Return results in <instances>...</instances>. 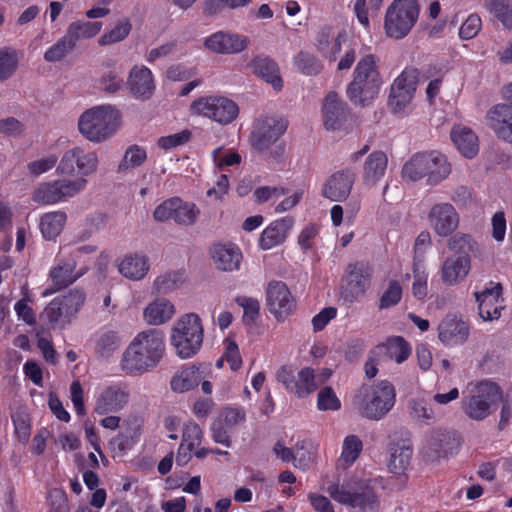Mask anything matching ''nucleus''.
<instances>
[{"mask_svg":"<svg viewBox=\"0 0 512 512\" xmlns=\"http://www.w3.org/2000/svg\"><path fill=\"white\" fill-rule=\"evenodd\" d=\"M163 333L156 329L140 332L123 353L121 367L127 372H146L154 368L163 357Z\"/></svg>","mask_w":512,"mask_h":512,"instance_id":"obj_1","label":"nucleus"},{"mask_svg":"<svg viewBox=\"0 0 512 512\" xmlns=\"http://www.w3.org/2000/svg\"><path fill=\"white\" fill-rule=\"evenodd\" d=\"M395 404V389L386 381L373 385H363L355 393L352 405L363 418L378 421L382 419Z\"/></svg>","mask_w":512,"mask_h":512,"instance_id":"obj_2","label":"nucleus"},{"mask_svg":"<svg viewBox=\"0 0 512 512\" xmlns=\"http://www.w3.org/2000/svg\"><path fill=\"white\" fill-rule=\"evenodd\" d=\"M451 173L447 157L438 151H425L414 154L402 167L403 179L417 182L426 178L428 185H437Z\"/></svg>","mask_w":512,"mask_h":512,"instance_id":"obj_3","label":"nucleus"},{"mask_svg":"<svg viewBox=\"0 0 512 512\" xmlns=\"http://www.w3.org/2000/svg\"><path fill=\"white\" fill-rule=\"evenodd\" d=\"M381 85L382 79L375 56L365 55L356 65L347 95L354 104L365 106L378 95Z\"/></svg>","mask_w":512,"mask_h":512,"instance_id":"obj_4","label":"nucleus"},{"mask_svg":"<svg viewBox=\"0 0 512 512\" xmlns=\"http://www.w3.org/2000/svg\"><path fill=\"white\" fill-rule=\"evenodd\" d=\"M377 486L376 478L363 479L341 487L333 484L327 491L335 501L341 504L358 508L361 512H379L380 502L375 492Z\"/></svg>","mask_w":512,"mask_h":512,"instance_id":"obj_5","label":"nucleus"},{"mask_svg":"<svg viewBox=\"0 0 512 512\" xmlns=\"http://www.w3.org/2000/svg\"><path fill=\"white\" fill-rule=\"evenodd\" d=\"M204 329L200 317L195 313L181 316L173 325L171 344L182 359L193 357L200 350Z\"/></svg>","mask_w":512,"mask_h":512,"instance_id":"obj_6","label":"nucleus"},{"mask_svg":"<svg viewBox=\"0 0 512 512\" xmlns=\"http://www.w3.org/2000/svg\"><path fill=\"white\" fill-rule=\"evenodd\" d=\"M78 128L87 140L101 143L116 131V111L110 105L88 109L80 116Z\"/></svg>","mask_w":512,"mask_h":512,"instance_id":"obj_7","label":"nucleus"},{"mask_svg":"<svg viewBox=\"0 0 512 512\" xmlns=\"http://www.w3.org/2000/svg\"><path fill=\"white\" fill-rule=\"evenodd\" d=\"M501 397L502 393L497 384L482 381L473 386L469 385L467 395L462 399V409L469 418L483 420L492 413Z\"/></svg>","mask_w":512,"mask_h":512,"instance_id":"obj_8","label":"nucleus"},{"mask_svg":"<svg viewBox=\"0 0 512 512\" xmlns=\"http://www.w3.org/2000/svg\"><path fill=\"white\" fill-rule=\"evenodd\" d=\"M418 16L417 0H394L385 15L386 35L394 39L404 38L414 27Z\"/></svg>","mask_w":512,"mask_h":512,"instance_id":"obj_9","label":"nucleus"},{"mask_svg":"<svg viewBox=\"0 0 512 512\" xmlns=\"http://www.w3.org/2000/svg\"><path fill=\"white\" fill-rule=\"evenodd\" d=\"M86 295L80 289L69 290L66 294L54 298L44 309L41 317L52 327L64 328L80 311Z\"/></svg>","mask_w":512,"mask_h":512,"instance_id":"obj_10","label":"nucleus"},{"mask_svg":"<svg viewBox=\"0 0 512 512\" xmlns=\"http://www.w3.org/2000/svg\"><path fill=\"white\" fill-rule=\"evenodd\" d=\"M193 114L206 117L221 125L232 123L239 114V107L233 100L224 96H202L190 105Z\"/></svg>","mask_w":512,"mask_h":512,"instance_id":"obj_11","label":"nucleus"},{"mask_svg":"<svg viewBox=\"0 0 512 512\" xmlns=\"http://www.w3.org/2000/svg\"><path fill=\"white\" fill-rule=\"evenodd\" d=\"M87 181L84 178L75 180L58 179L41 183L33 193V200L39 204H54L73 197L82 191Z\"/></svg>","mask_w":512,"mask_h":512,"instance_id":"obj_12","label":"nucleus"},{"mask_svg":"<svg viewBox=\"0 0 512 512\" xmlns=\"http://www.w3.org/2000/svg\"><path fill=\"white\" fill-rule=\"evenodd\" d=\"M287 126V120L279 116L259 118L250 136L251 146L260 153L267 151L284 134Z\"/></svg>","mask_w":512,"mask_h":512,"instance_id":"obj_13","label":"nucleus"},{"mask_svg":"<svg viewBox=\"0 0 512 512\" xmlns=\"http://www.w3.org/2000/svg\"><path fill=\"white\" fill-rule=\"evenodd\" d=\"M98 163L96 152L86 151L81 147H73L62 155L57 166V172L70 176L78 172L83 176H89L97 171Z\"/></svg>","mask_w":512,"mask_h":512,"instance_id":"obj_14","label":"nucleus"},{"mask_svg":"<svg viewBox=\"0 0 512 512\" xmlns=\"http://www.w3.org/2000/svg\"><path fill=\"white\" fill-rule=\"evenodd\" d=\"M199 214L200 210L194 203L185 202L179 197H173L158 205L153 216L159 222L173 219L179 225L191 226L196 223Z\"/></svg>","mask_w":512,"mask_h":512,"instance_id":"obj_15","label":"nucleus"},{"mask_svg":"<svg viewBox=\"0 0 512 512\" xmlns=\"http://www.w3.org/2000/svg\"><path fill=\"white\" fill-rule=\"evenodd\" d=\"M419 71L406 68L391 86L389 105L394 113H403L409 106L418 83Z\"/></svg>","mask_w":512,"mask_h":512,"instance_id":"obj_16","label":"nucleus"},{"mask_svg":"<svg viewBox=\"0 0 512 512\" xmlns=\"http://www.w3.org/2000/svg\"><path fill=\"white\" fill-rule=\"evenodd\" d=\"M267 306L276 318L288 316L296 306V301L287 285L282 281H271L266 290Z\"/></svg>","mask_w":512,"mask_h":512,"instance_id":"obj_17","label":"nucleus"},{"mask_svg":"<svg viewBox=\"0 0 512 512\" xmlns=\"http://www.w3.org/2000/svg\"><path fill=\"white\" fill-rule=\"evenodd\" d=\"M372 269L365 263H355L348 266L347 282L341 288L342 298L352 303L365 294Z\"/></svg>","mask_w":512,"mask_h":512,"instance_id":"obj_18","label":"nucleus"},{"mask_svg":"<svg viewBox=\"0 0 512 512\" xmlns=\"http://www.w3.org/2000/svg\"><path fill=\"white\" fill-rule=\"evenodd\" d=\"M428 221L433 231L440 237L450 236L459 225V215L450 203H438L431 207Z\"/></svg>","mask_w":512,"mask_h":512,"instance_id":"obj_19","label":"nucleus"},{"mask_svg":"<svg viewBox=\"0 0 512 512\" xmlns=\"http://www.w3.org/2000/svg\"><path fill=\"white\" fill-rule=\"evenodd\" d=\"M438 338L445 346L464 344L469 337V325L456 314H447L438 325Z\"/></svg>","mask_w":512,"mask_h":512,"instance_id":"obj_20","label":"nucleus"},{"mask_svg":"<svg viewBox=\"0 0 512 512\" xmlns=\"http://www.w3.org/2000/svg\"><path fill=\"white\" fill-rule=\"evenodd\" d=\"M355 180L356 175L351 169L337 171L324 183L322 195L330 201H345L351 193Z\"/></svg>","mask_w":512,"mask_h":512,"instance_id":"obj_21","label":"nucleus"},{"mask_svg":"<svg viewBox=\"0 0 512 512\" xmlns=\"http://www.w3.org/2000/svg\"><path fill=\"white\" fill-rule=\"evenodd\" d=\"M459 447V440L450 431H435L427 440L423 454L430 461H437L452 455Z\"/></svg>","mask_w":512,"mask_h":512,"instance_id":"obj_22","label":"nucleus"},{"mask_svg":"<svg viewBox=\"0 0 512 512\" xmlns=\"http://www.w3.org/2000/svg\"><path fill=\"white\" fill-rule=\"evenodd\" d=\"M347 35L344 30L335 31L330 26H323L317 32L315 45L318 52L329 61H335Z\"/></svg>","mask_w":512,"mask_h":512,"instance_id":"obj_23","label":"nucleus"},{"mask_svg":"<svg viewBox=\"0 0 512 512\" xmlns=\"http://www.w3.org/2000/svg\"><path fill=\"white\" fill-rule=\"evenodd\" d=\"M348 117L346 104L335 92H330L323 104V121L327 130H337L342 127Z\"/></svg>","mask_w":512,"mask_h":512,"instance_id":"obj_24","label":"nucleus"},{"mask_svg":"<svg viewBox=\"0 0 512 512\" xmlns=\"http://www.w3.org/2000/svg\"><path fill=\"white\" fill-rule=\"evenodd\" d=\"M487 121L500 139L512 144V106H493L487 113Z\"/></svg>","mask_w":512,"mask_h":512,"instance_id":"obj_25","label":"nucleus"},{"mask_svg":"<svg viewBox=\"0 0 512 512\" xmlns=\"http://www.w3.org/2000/svg\"><path fill=\"white\" fill-rule=\"evenodd\" d=\"M501 293L502 285L500 283L475 293L479 315L484 321H492L500 317L502 307L498 305V301Z\"/></svg>","mask_w":512,"mask_h":512,"instance_id":"obj_26","label":"nucleus"},{"mask_svg":"<svg viewBox=\"0 0 512 512\" xmlns=\"http://www.w3.org/2000/svg\"><path fill=\"white\" fill-rule=\"evenodd\" d=\"M210 254L216 267L228 272L237 270L242 259L240 249L232 243H216L211 247Z\"/></svg>","mask_w":512,"mask_h":512,"instance_id":"obj_27","label":"nucleus"},{"mask_svg":"<svg viewBox=\"0 0 512 512\" xmlns=\"http://www.w3.org/2000/svg\"><path fill=\"white\" fill-rule=\"evenodd\" d=\"M128 392L118 386L107 387L98 397L94 411L99 415L120 411L128 402Z\"/></svg>","mask_w":512,"mask_h":512,"instance_id":"obj_28","label":"nucleus"},{"mask_svg":"<svg viewBox=\"0 0 512 512\" xmlns=\"http://www.w3.org/2000/svg\"><path fill=\"white\" fill-rule=\"evenodd\" d=\"M205 46L215 53L233 54L246 48L247 39L236 34L217 32L205 40Z\"/></svg>","mask_w":512,"mask_h":512,"instance_id":"obj_29","label":"nucleus"},{"mask_svg":"<svg viewBox=\"0 0 512 512\" xmlns=\"http://www.w3.org/2000/svg\"><path fill=\"white\" fill-rule=\"evenodd\" d=\"M470 269V258L450 256L441 266V280L446 285H456L467 277Z\"/></svg>","mask_w":512,"mask_h":512,"instance_id":"obj_30","label":"nucleus"},{"mask_svg":"<svg viewBox=\"0 0 512 512\" xmlns=\"http://www.w3.org/2000/svg\"><path fill=\"white\" fill-rule=\"evenodd\" d=\"M127 85L134 96L150 98L155 88L151 70L145 66H134L130 71Z\"/></svg>","mask_w":512,"mask_h":512,"instance_id":"obj_31","label":"nucleus"},{"mask_svg":"<svg viewBox=\"0 0 512 512\" xmlns=\"http://www.w3.org/2000/svg\"><path fill=\"white\" fill-rule=\"evenodd\" d=\"M118 271L125 278L138 281L143 279L150 268L149 259L142 253L125 255L117 264Z\"/></svg>","mask_w":512,"mask_h":512,"instance_id":"obj_32","label":"nucleus"},{"mask_svg":"<svg viewBox=\"0 0 512 512\" xmlns=\"http://www.w3.org/2000/svg\"><path fill=\"white\" fill-rule=\"evenodd\" d=\"M77 261L72 258L61 260L57 266L50 271V277L57 290L65 288L80 278L86 269L75 271Z\"/></svg>","mask_w":512,"mask_h":512,"instance_id":"obj_33","label":"nucleus"},{"mask_svg":"<svg viewBox=\"0 0 512 512\" xmlns=\"http://www.w3.org/2000/svg\"><path fill=\"white\" fill-rule=\"evenodd\" d=\"M293 226V219L285 217L272 222L260 236V246L264 250L271 249L281 244L287 237Z\"/></svg>","mask_w":512,"mask_h":512,"instance_id":"obj_34","label":"nucleus"},{"mask_svg":"<svg viewBox=\"0 0 512 512\" xmlns=\"http://www.w3.org/2000/svg\"><path fill=\"white\" fill-rule=\"evenodd\" d=\"M451 139L458 151L466 158H473L479 150L478 137L469 127L454 126L451 130Z\"/></svg>","mask_w":512,"mask_h":512,"instance_id":"obj_35","label":"nucleus"},{"mask_svg":"<svg viewBox=\"0 0 512 512\" xmlns=\"http://www.w3.org/2000/svg\"><path fill=\"white\" fill-rule=\"evenodd\" d=\"M174 304L166 298H157L149 303L144 311L143 317L149 325H161L168 322L175 315Z\"/></svg>","mask_w":512,"mask_h":512,"instance_id":"obj_36","label":"nucleus"},{"mask_svg":"<svg viewBox=\"0 0 512 512\" xmlns=\"http://www.w3.org/2000/svg\"><path fill=\"white\" fill-rule=\"evenodd\" d=\"M254 72L270 83L276 90H280L283 81L279 75V68L277 63L268 57H256L253 61Z\"/></svg>","mask_w":512,"mask_h":512,"instance_id":"obj_37","label":"nucleus"},{"mask_svg":"<svg viewBox=\"0 0 512 512\" xmlns=\"http://www.w3.org/2000/svg\"><path fill=\"white\" fill-rule=\"evenodd\" d=\"M101 28L102 22L78 20L68 25L65 35L76 47L78 41L93 38L101 31Z\"/></svg>","mask_w":512,"mask_h":512,"instance_id":"obj_38","label":"nucleus"},{"mask_svg":"<svg viewBox=\"0 0 512 512\" xmlns=\"http://www.w3.org/2000/svg\"><path fill=\"white\" fill-rule=\"evenodd\" d=\"M387 157L381 151L371 153L364 164V181L366 184L374 185L385 173Z\"/></svg>","mask_w":512,"mask_h":512,"instance_id":"obj_39","label":"nucleus"},{"mask_svg":"<svg viewBox=\"0 0 512 512\" xmlns=\"http://www.w3.org/2000/svg\"><path fill=\"white\" fill-rule=\"evenodd\" d=\"M412 449L405 444H393L390 447L389 470L397 475H402L410 464Z\"/></svg>","mask_w":512,"mask_h":512,"instance_id":"obj_40","label":"nucleus"},{"mask_svg":"<svg viewBox=\"0 0 512 512\" xmlns=\"http://www.w3.org/2000/svg\"><path fill=\"white\" fill-rule=\"evenodd\" d=\"M202 380V375L195 366L183 369L171 380V389L178 393L189 391L198 386Z\"/></svg>","mask_w":512,"mask_h":512,"instance_id":"obj_41","label":"nucleus"},{"mask_svg":"<svg viewBox=\"0 0 512 512\" xmlns=\"http://www.w3.org/2000/svg\"><path fill=\"white\" fill-rule=\"evenodd\" d=\"M184 282V272L167 271L156 277L153 282V290L158 294H167L181 287Z\"/></svg>","mask_w":512,"mask_h":512,"instance_id":"obj_42","label":"nucleus"},{"mask_svg":"<svg viewBox=\"0 0 512 512\" xmlns=\"http://www.w3.org/2000/svg\"><path fill=\"white\" fill-rule=\"evenodd\" d=\"M476 246V242L469 234L461 232L452 235L447 242L448 249L454 253L455 257L466 256L471 259V253L475 251Z\"/></svg>","mask_w":512,"mask_h":512,"instance_id":"obj_43","label":"nucleus"},{"mask_svg":"<svg viewBox=\"0 0 512 512\" xmlns=\"http://www.w3.org/2000/svg\"><path fill=\"white\" fill-rule=\"evenodd\" d=\"M66 222V214L62 211L47 213L42 216L40 228L46 239H54L62 231Z\"/></svg>","mask_w":512,"mask_h":512,"instance_id":"obj_44","label":"nucleus"},{"mask_svg":"<svg viewBox=\"0 0 512 512\" xmlns=\"http://www.w3.org/2000/svg\"><path fill=\"white\" fill-rule=\"evenodd\" d=\"M105 65L108 70L101 74L99 78V87L105 93H117L124 83L122 77L123 72L119 67L113 66L110 62Z\"/></svg>","mask_w":512,"mask_h":512,"instance_id":"obj_45","label":"nucleus"},{"mask_svg":"<svg viewBox=\"0 0 512 512\" xmlns=\"http://www.w3.org/2000/svg\"><path fill=\"white\" fill-rule=\"evenodd\" d=\"M316 451L314 445L307 440L298 441L294 446V466L306 470L314 462Z\"/></svg>","mask_w":512,"mask_h":512,"instance_id":"obj_46","label":"nucleus"},{"mask_svg":"<svg viewBox=\"0 0 512 512\" xmlns=\"http://www.w3.org/2000/svg\"><path fill=\"white\" fill-rule=\"evenodd\" d=\"M295 385V390H291L290 392L299 398H304L313 393L317 389L314 370L308 367L300 370L296 375Z\"/></svg>","mask_w":512,"mask_h":512,"instance_id":"obj_47","label":"nucleus"},{"mask_svg":"<svg viewBox=\"0 0 512 512\" xmlns=\"http://www.w3.org/2000/svg\"><path fill=\"white\" fill-rule=\"evenodd\" d=\"M487 11L507 29H512V3L503 0H489L485 3Z\"/></svg>","mask_w":512,"mask_h":512,"instance_id":"obj_48","label":"nucleus"},{"mask_svg":"<svg viewBox=\"0 0 512 512\" xmlns=\"http://www.w3.org/2000/svg\"><path fill=\"white\" fill-rule=\"evenodd\" d=\"M295 66L304 75H318L323 70L322 62L312 53L301 51L294 59Z\"/></svg>","mask_w":512,"mask_h":512,"instance_id":"obj_49","label":"nucleus"},{"mask_svg":"<svg viewBox=\"0 0 512 512\" xmlns=\"http://www.w3.org/2000/svg\"><path fill=\"white\" fill-rule=\"evenodd\" d=\"M11 419L14 424L15 434L20 442L26 443L31 434L29 414L24 407H19L11 412Z\"/></svg>","mask_w":512,"mask_h":512,"instance_id":"obj_50","label":"nucleus"},{"mask_svg":"<svg viewBox=\"0 0 512 512\" xmlns=\"http://www.w3.org/2000/svg\"><path fill=\"white\" fill-rule=\"evenodd\" d=\"M146 158L147 154L144 148L138 145H131L126 149L117 171L119 173H125L129 169L139 167L144 163Z\"/></svg>","mask_w":512,"mask_h":512,"instance_id":"obj_51","label":"nucleus"},{"mask_svg":"<svg viewBox=\"0 0 512 512\" xmlns=\"http://www.w3.org/2000/svg\"><path fill=\"white\" fill-rule=\"evenodd\" d=\"M387 356L395 360L397 363H402L410 355L411 349L408 343L402 337H393L387 340L383 345Z\"/></svg>","mask_w":512,"mask_h":512,"instance_id":"obj_52","label":"nucleus"},{"mask_svg":"<svg viewBox=\"0 0 512 512\" xmlns=\"http://www.w3.org/2000/svg\"><path fill=\"white\" fill-rule=\"evenodd\" d=\"M132 25L129 19L120 20L114 28L104 33L98 40L99 45H111L124 40L131 32Z\"/></svg>","mask_w":512,"mask_h":512,"instance_id":"obj_53","label":"nucleus"},{"mask_svg":"<svg viewBox=\"0 0 512 512\" xmlns=\"http://www.w3.org/2000/svg\"><path fill=\"white\" fill-rule=\"evenodd\" d=\"M18 67V58L14 50L0 49V83L10 79Z\"/></svg>","mask_w":512,"mask_h":512,"instance_id":"obj_54","label":"nucleus"},{"mask_svg":"<svg viewBox=\"0 0 512 512\" xmlns=\"http://www.w3.org/2000/svg\"><path fill=\"white\" fill-rule=\"evenodd\" d=\"M410 409L411 417L421 424L430 425L436 419L433 409L423 399L412 400L410 402Z\"/></svg>","mask_w":512,"mask_h":512,"instance_id":"obj_55","label":"nucleus"},{"mask_svg":"<svg viewBox=\"0 0 512 512\" xmlns=\"http://www.w3.org/2000/svg\"><path fill=\"white\" fill-rule=\"evenodd\" d=\"M362 441L356 435H349L344 439L340 462L351 465L362 451Z\"/></svg>","mask_w":512,"mask_h":512,"instance_id":"obj_56","label":"nucleus"},{"mask_svg":"<svg viewBox=\"0 0 512 512\" xmlns=\"http://www.w3.org/2000/svg\"><path fill=\"white\" fill-rule=\"evenodd\" d=\"M74 48L72 42L64 35L44 53V59L47 62L61 61L71 53Z\"/></svg>","mask_w":512,"mask_h":512,"instance_id":"obj_57","label":"nucleus"},{"mask_svg":"<svg viewBox=\"0 0 512 512\" xmlns=\"http://www.w3.org/2000/svg\"><path fill=\"white\" fill-rule=\"evenodd\" d=\"M120 345V337L115 331L104 332L97 340L96 352L103 358L109 357Z\"/></svg>","mask_w":512,"mask_h":512,"instance_id":"obj_58","label":"nucleus"},{"mask_svg":"<svg viewBox=\"0 0 512 512\" xmlns=\"http://www.w3.org/2000/svg\"><path fill=\"white\" fill-rule=\"evenodd\" d=\"M317 407L319 410H338L341 407V402L336 396L333 389L329 386L322 388L317 397Z\"/></svg>","mask_w":512,"mask_h":512,"instance_id":"obj_59","label":"nucleus"},{"mask_svg":"<svg viewBox=\"0 0 512 512\" xmlns=\"http://www.w3.org/2000/svg\"><path fill=\"white\" fill-rule=\"evenodd\" d=\"M236 303L243 308V321L248 324L254 322L259 315V301L252 297L240 296L236 298Z\"/></svg>","mask_w":512,"mask_h":512,"instance_id":"obj_60","label":"nucleus"},{"mask_svg":"<svg viewBox=\"0 0 512 512\" xmlns=\"http://www.w3.org/2000/svg\"><path fill=\"white\" fill-rule=\"evenodd\" d=\"M402 296V288L399 282L390 281L388 288L380 298L379 309H386L399 303Z\"/></svg>","mask_w":512,"mask_h":512,"instance_id":"obj_61","label":"nucleus"},{"mask_svg":"<svg viewBox=\"0 0 512 512\" xmlns=\"http://www.w3.org/2000/svg\"><path fill=\"white\" fill-rule=\"evenodd\" d=\"M203 439V431L195 422L186 423L183 428L181 443L191 448L198 447Z\"/></svg>","mask_w":512,"mask_h":512,"instance_id":"obj_62","label":"nucleus"},{"mask_svg":"<svg viewBox=\"0 0 512 512\" xmlns=\"http://www.w3.org/2000/svg\"><path fill=\"white\" fill-rule=\"evenodd\" d=\"M245 411L242 408H226L222 413V421L224 425L231 429L245 421Z\"/></svg>","mask_w":512,"mask_h":512,"instance_id":"obj_63","label":"nucleus"},{"mask_svg":"<svg viewBox=\"0 0 512 512\" xmlns=\"http://www.w3.org/2000/svg\"><path fill=\"white\" fill-rule=\"evenodd\" d=\"M481 28V19L477 15H470L462 24L459 35L462 39H471L477 35Z\"/></svg>","mask_w":512,"mask_h":512,"instance_id":"obj_64","label":"nucleus"}]
</instances>
